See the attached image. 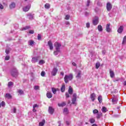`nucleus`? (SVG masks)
Instances as JSON below:
<instances>
[{"instance_id":"e433bc0d","label":"nucleus","mask_w":126,"mask_h":126,"mask_svg":"<svg viewBox=\"0 0 126 126\" xmlns=\"http://www.w3.org/2000/svg\"><path fill=\"white\" fill-rule=\"evenodd\" d=\"M13 85V82H9L8 83V87H10V86H12Z\"/></svg>"},{"instance_id":"de8ad7c7","label":"nucleus","mask_w":126,"mask_h":126,"mask_svg":"<svg viewBox=\"0 0 126 126\" xmlns=\"http://www.w3.org/2000/svg\"><path fill=\"white\" fill-rule=\"evenodd\" d=\"M2 107H4L5 106V102L4 101H2L1 103Z\"/></svg>"},{"instance_id":"58836bf2","label":"nucleus","mask_w":126,"mask_h":126,"mask_svg":"<svg viewBox=\"0 0 126 126\" xmlns=\"http://www.w3.org/2000/svg\"><path fill=\"white\" fill-rule=\"evenodd\" d=\"M126 43V36H125L123 38L122 44H125Z\"/></svg>"},{"instance_id":"7c9ffc66","label":"nucleus","mask_w":126,"mask_h":126,"mask_svg":"<svg viewBox=\"0 0 126 126\" xmlns=\"http://www.w3.org/2000/svg\"><path fill=\"white\" fill-rule=\"evenodd\" d=\"M97 99H98V102L100 103H102V96L101 95L98 96Z\"/></svg>"},{"instance_id":"69168bd1","label":"nucleus","mask_w":126,"mask_h":126,"mask_svg":"<svg viewBox=\"0 0 126 126\" xmlns=\"http://www.w3.org/2000/svg\"><path fill=\"white\" fill-rule=\"evenodd\" d=\"M32 111H33V112H36V111H37V110H36V109H35V108H33Z\"/></svg>"},{"instance_id":"f3484780","label":"nucleus","mask_w":126,"mask_h":126,"mask_svg":"<svg viewBox=\"0 0 126 126\" xmlns=\"http://www.w3.org/2000/svg\"><path fill=\"white\" fill-rule=\"evenodd\" d=\"M111 24H108L106 25V31L107 32H111V29L110 28V26Z\"/></svg>"},{"instance_id":"20e7f679","label":"nucleus","mask_w":126,"mask_h":126,"mask_svg":"<svg viewBox=\"0 0 126 126\" xmlns=\"http://www.w3.org/2000/svg\"><path fill=\"white\" fill-rule=\"evenodd\" d=\"M76 99H77V95L76 94H73V98H72V104L73 105H76Z\"/></svg>"},{"instance_id":"4be33fe9","label":"nucleus","mask_w":126,"mask_h":126,"mask_svg":"<svg viewBox=\"0 0 126 126\" xmlns=\"http://www.w3.org/2000/svg\"><path fill=\"white\" fill-rule=\"evenodd\" d=\"M28 16H29V19H30L31 20H32V19H33L34 17V15H32L31 14V13H29L28 14Z\"/></svg>"},{"instance_id":"a19ab883","label":"nucleus","mask_w":126,"mask_h":126,"mask_svg":"<svg viewBox=\"0 0 126 126\" xmlns=\"http://www.w3.org/2000/svg\"><path fill=\"white\" fill-rule=\"evenodd\" d=\"M69 17H70V16L69 15H66L65 17V19L66 20H68L69 19Z\"/></svg>"},{"instance_id":"6e6d98bb","label":"nucleus","mask_w":126,"mask_h":126,"mask_svg":"<svg viewBox=\"0 0 126 126\" xmlns=\"http://www.w3.org/2000/svg\"><path fill=\"white\" fill-rule=\"evenodd\" d=\"M0 9H3V5L1 4H0Z\"/></svg>"},{"instance_id":"2f4dec72","label":"nucleus","mask_w":126,"mask_h":126,"mask_svg":"<svg viewBox=\"0 0 126 126\" xmlns=\"http://www.w3.org/2000/svg\"><path fill=\"white\" fill-rule=\"evenodd\" d=\"M63 113L65 115L68 114V109H67V108H64L63 110Z\"/></svg>"},{"instance_id":"8fccbe9b","label":"nucleus","mask_w":126,"mask_h":126,"mask_svg":"<svg viewBox=\"0 0 126 126\" xmlns=\"http://www.w3.org/2000/svg\"><path fill=\"white\" fill-rule=\"evenodd\" d=\"M66 98H69V94L68 93H65Z\"/></svg>"},{"instance_id":"aec40b11","label":"nucleus","mask_w":126,"mask_h":126,"mask_svg":"<svg viewBox=\"0 0 126 126\" xmlns=\"http://www.w3.org/2000/svg\"><path fill=\"white\" fill-rule=\"evenodd\" d=\"M5 98H7V99H11V94H6L5 95Z\"/></svg>"},{"instance_id":"f257e3e1","label":"nucleus","mask_w":126,"mask_h":126,"mask_svg":"<svg viewBox=\"0 0 126 126\" xmlns=\"http://www.w3.org/2000/svg\"><path fill=\"white\" fill-rule=\"evenodd\" d=\"M54 46L55 47L56 51L54 52V55H55V56H58L59 53H61V50L60 49V48H61L62 45L59 42H55Z\"/></svg>"},{"instance_id":"ea45409f","label":"nucleus","mask_w":126,"mask_h":126,"mask_svg":"<svg viewBox=\"0 0 126 126\" xmlns=\"http://www.w3.org/2000/svg\"><path fill=\"white\" fill-rule=\"evenodd\" d=\"M95 67L96 69H98V67H100V63H96Z\"/></svg>"},{"instance_id":"9d476101","label":"nucleus","mask_w":126,"mask_h":126,"mask_svg":"<svg viewBox=\"0 0 126 126\" xmlns=\"http://www.w3.org/2000/svg\"><path fill=\"white\" fill-rule=\"evenodd\" d=\"M54 108H53V107L49 106V109H48V111L49 114H50L51 115H53V114H54Z\"/></svg>"},{"instance_id":"a211bd4d","label":"nucleus","mask_w":126,"mask_h":126,"mask_svg":"<svg viewBox=\"0 0 126 126\" xmlns=\"http://www.w3.org/2000/svg\"><path fill=\"white\" fill-rule=\"evenodd\" d=\"M101 111L102 113H107L108 110L107 109V108L106 107L103 106L101 108Z\"/></svg>"},{"instance_id":"3c124183","label":"nucleus","mask_w":126,"mask_h":126,"mask_svg":"<svg viewBox=\"0 0 126 126\" xmlns=\"http://www.w3.org/2000/svg\"><path fill=\"white\" fill-rule=\"evenodd\" d=\"M5 61H8L9 60V56H6L5 58Z\"/></svg>"},{"instance_id":"bb28decb","label":"nucleus","mask_w":126,"mask_h":126,"mask_svg":"<svg viewBox=\"0 0 126 126\" xmlns=\"http://www.w3.org/2000/svg\"><path fill=\"white\" fill-rule=\"evenodd\" d=\"M89 122L91 124H94L95 123V118H91L89 119Z\"/></svg>"},{"instance_id":"f03ea898","label":"nucleus","mask_w":126,"mask_h":126,"mask_svg":"<svg viewBox=\"0 0 126 126\" xmlns=\"http://www.w3.org/2000/svg\"><path fill=\"white\" fill-rule=\"evenodd\" d=\"M73 78V75H72V74H69L68 75H65L64 78L65 83H67L69 81L72 80Z\"/></svg>"},{"instance_id":"5701e85b","label":"nucleus","mask_w":126,"mask_h":126,"mask_svg":"<svg viewBox=\"0 0 126 126\" xmlns=\"http://www.w3.org/2000/svg\"><path fill=\"white\" fill-rule=\"evenodd\" d=\"M97 29L99 32H102L103 31V28L102 27V26H101V25L98 26Z\"/></svg>"},{"instance_id":"b1692460","label":"nucleus","mask_w":126,"mask_h":126,"mask_svg":"<svg viewBox=\"0 0 126 126\" xmlns=\"http://www.w3.org/2000/svg\"><path fill=\"white\" fill-rule=\"evenodd\" d=\"M66 104L65 102H62L61 103H58L59 107H64Z\"/></svg>"},{"instance_id":"338daca9","label":"nucleus","mask_w":126,"mask_h":126,"mask_svg":"<svg viewBox=\"0 0 126 126\" xmlns=\"http://www.w3.org/2000/svg\"><path fill=\"white\" fill-rule=\"evenodd\" d=\"M92 126H97V124H94Z\"/></svg>"},{"instance_id":"7ed1b4c3","label":"nucleus","mask_w":126,"mask_h":126,"mask_svg":"<svg viewBox=\"0 0 126 126\" xmlns=\"http://www.w3.org/2000/svg\"><path fill=\"white\" fill-rule=\"evenodd\" d=\"M11 74L13 77H17L18 75V71L16 68H14L11 71Z\"/></svg>"},{"instance_id":"774afa93","label":"nucleus","mask_w":126,"mask_h":126,"mask_svg":"<svg viewBox=\"0 0 126 126\" xmlns=\"http://www.w3.org/2000/svg\"><path fill=\"white\" fill-rule=\"evenodd\" d=\"M58 124H59L58 126H61V121H59Z\"/></svg>"},{"instance_id":"72a5a7b5","label":"nucleus","mask_w":126,"mask_h":126,"mask_svg":"<svg viewBox=\"0 0 126 126\" xmlns=\"http://www.w3.org/2000/svg\"><path fill=\"white\" fill-rule=\"evenodd\" d=\"M93 113L94 115H96V114H98V113H99V111L97 109H94L93 110Z\"/></svg>"},{"instance_id":"1a4fd4ad","label":"nucleus","mask_w":126,"mask_h":126,"mask_svg":"<svg viewBox=\"0 0 126 126\" xmlns=\"http://www.w3.org/2000/svg\"><path fill=\"white\" fill-rule=\"evenodd\" d=\"M48 45L49 47V49L51 50H54V46H53V43H52V41L51 40H49L48 42Z\"/></svg>"},{"instance_id":"4d7b16f0","label":"nucleus","mask_w":126,"mask_h":126,"mask_svg":"<svg viewBox=\"0 0 126 126\" xmlns=\"http://www.w3.org/2000/svg\"><path fill=\"white\" fill-rule=\"evenodd\" d=\"M37 107H38V105H37V104H35L33 106V108H37Z\"/></svg>"},{"instance_id":"412c9836","label":"nucleus","mask_w":126,"mask_h":126,"mask_svg":"<svg viewBox=\"0 0 126 126\" xmlns=\"http://www.w3.org/2000/svg\"><path fill=\"white\" fill-rule=\"evenodd\" d=\"M61 90V92H64V91H65V85H64V84L62 85Z\"/></svg>"},{"instance_id":"2eb2a0df","label":"nucleus","mask_w":126,"mask_h":126,"mask_svg":"<svg viewBox=\"0 0 126 126\" xmlns=\"http://www.w3.org/2000/svg\"><path fill=\"white\" fill-rule=\"evenodd\" d=\"M46 96L47 98H48L49 99H51V98L53 97V94H52V93L48 92L46 94Z\"/></svg>"},{"instance_id":"cd10ccee","label":"nucleus","mask_w":126,"mask_h":126,"mask_svg":"<svg viewBox=\"0 0 126 126\" xmlns=\"http://www.w3.org/2000/svg\"><path fill=\"white\" fill-rule=\"evenodd\" d=\"M17 92L20 95H23V94H24V92H23L22 90H18Z\"/></svg>"},{"instance_id":"864d4df0","label":"nucleus","mask_w":126,"mask_h":126,"mask_svg":"<svg viewBox=\"0 0 126 126\" xmlns=\"http://www.w3.org/2000/svg\"><path fill=\"white\" fill-rule=\"evenodd\" d=\"M5 53H6V54H7V55L8 54H9V49H6L5 50Z\"/></svg>"},{"instance_id":"4468645a","label":"nucleus","mask_w":126,"mask_h":126,"mask_svg":"<svg viewBox=\"0 0 126 126\" xmlns=\"http://www.w3.org/2000/svg\"><path fill=\"white\" fill-rule=\"evenodd\" d=\"M30 5H28L25 7L23 8V10L24 11H25V12H26L27 11H28L29 10V9H30Z\"/></svg>"},{"instance_id":"052dcab7","label":"nucleus","mask_w":126,"mask_h":126,"mask_svg":"<svg viewBox=\"0 0 126 126\" xmlns=\"http://www.w3.org/2000/svg\"><path fill=\"white\" fill-rule=\"evenodd\" d=\"M65 24H66V25H70V23H69L68 22H66Z\"/></svg>"},{"instance_id":"c756f323","label":"nucleus","mask_w":126,"mask_h":126,"mask_svg":"<svg viewBox=\"0 0 126 126\" xmlns=\"http://www.w3.org/2000/svg\"><path fill=\"white\" fill-rule=\"evenodd\" d=\"M50 4L46 3L45 4L44 7H45V8H46V9H49V8H50Z\"/></svg>"},{"instance_id":"ddd939ff","label":"nucleus","mask_w":126,"mask_h":126,"mask_svg":"<svg viewBox=\"0 0 126 126\" xmlns=\"http://www.w3.org/2000/svg\"><path fill=\"white\" fill-rule=\"evenodd\" d=\"M123 31H124V27L123 26H120V28H118V30L117 31L118 33H122Z\"/></svg>"},{"instance_id":"c85d7f7f","label":"nucleus","mask_w":126,"mask_h":126,"mask_svg":"<svg viewBox=\"0 0 126 126\" xmlns=\"http://www.w3.org/2000/svg\"><path fill=\"white\" fill-rule=\"evenodd\" d=\"M45 120H43L41 122H39V126H43L45 125Z\"/></svg>"},{"instance_id":"6e6552de","label":"nucleus","mask_w":126,"mask_h":126,"mask_svg":"<svg viewBox=\"0 0 126 126\" xmlns=\"http://www.w3.org/2000/svg\"><path fill=\"white\" fill-rule=\"evenodd\" d=\"M98 22H99V19L98 18V17H95L93 20V23L94 26L97 25Z\"/></svg>"},{"instance_id":"0eeeda50","label":"nucleus","mask_w":126,"mask_h":126,"mask_svg":"<svg viewBox=\"0 0 126 126\" xmlns=\"http://www.w3.org/2000/svg\"><path fill=\"white\" fill-rule=\"evenodd\" d=\"M112 99V102L113 104H117L118 103V97L117 96L114 95V96L111 98Z\"/></svg>"},{"instance_id":"6ab92c4d","label":"nucleus","mask_w":126,"mask_h":126,"mask_svg":"<svg viewBox=\"0 0 126 126\" xmlns=\"http://www.w3.org/2000/svg\"><path fill=\"white\" fill-rule=\"evenodd\" d=\"M110 77L111 78H113L114 76H115V73H114V71L112 70H110Z\"/></svg>"},{"instance_id":"39448f33","label":"nucleus","mask_w":126,"mask_h":126,"mask_svg":"<svg viewBox=\"0 0 126 126\" xmlns=\"http://www.w3.org/2000/svg\"><path fill=\"white\" fill-rule=\"evenodd\" d=\"M58 72V68L54 67L52 69L51 71V75H53V76H56L57 75V73Z\"/></svg>"},{"instance_id":"603ef678","label":"nucleus","mask_w":126,"mask_h":126,"mask_svg":"<svg viewBox=\"0 0 126 126\" xmlns=\"http://www.w3.org/2000/svg\"><path fill=\"white\" fill-rule=\"evenodd\" d=\"M29 33L30 34H34V31L33 30H30L29 31Z\"/></svg>"},{"instance_id":"a18cd8bd","label":"nucleus","mask_w":126,"mask_h":126,"mask_svg":"<svg viewBox=\"0 0 126 126\" xmlns=\"http://www.w3.org/2000/svg\"><path fill=\"white\" fill-rule=\"evenodd\" d=\"M39 88H40V87L38 86H35L34 89V90H39Z\"/></svg>"},{"instance_id":"c9c22d12","label":"nucleus","mask_w":126,"mask_h":126,"mask_svg":"<svg viewBox=\"0 0 126 126\" xmlns=\"http://www.w3.org/2000/svg\"><path fill=\"white\" fill-rule=\"evenodd\" d=\"M81 74V71H79L78 72L77 75L76 76L77 78H80V75Z\"/></svg>"},{"instance_id":"5fc2aeb1","label":"nucleus","mask_w":126,"mask_h":126,"mask_svg":"<svg viewBox=\"0 0 126 126\" xmlns=\"http://www.w3.org/2000/svg\"><path fill=\"white\" fill-rule=\"evenodd\" d=\"M13 113H16V108L15 107H14V108H13Z\"/></svg>"},{"instance_id":"9b49d317","label":"nucleus","mask_w":126,"mask_h":126,"mask_svg":"<svg viewBox=\"0 0 126 126\" xmlns=\"http://www.w3.org/2000/svg\"><path fill=\"white\" fill-rule=\"evenodd\" d=\"M95 98H96V94H95L94 93H93L91 94V99L93 101V102H94L95 101Z\"/></svg>"},{"instance_id":"f8f14e48","label":"nucleus","mask_w":126,"mask_h":126,"mask_svg":"<svg viewBox=\"0 0 126 126\" xmlns=\"http://www.w3.org/2000/svg\"><path fill=\"white\" fill-rule=\"evenodd\" d=\"M38 57H33L32 60V62L33 63H37L38 62Z\"/></svg>"},{"instance_id":"09e8293b","label":"nucleus","mask_w":126,"mask_h":126,"mask_svg":"<svg viewBox=\"0 0 126 126\" xmlns=\"http://www.w3.org/2000/svg\"><path fill=\"white\" fill-rule=\"evenodd\" d=\"M90 27V23H89V22H88L86 24V28H89Z\"/></svg>"},{"instance_id":"13d9d810","label":"nucleus","mask_w":126,"mask_h":126,"mask_svg":"<svg viewBox=\"0 0 126 126\" xmlns=\"http://www.w3.org/2000/svg\"><path fill=\"white\" fill-rule=\"evenodd\" d=\"M72 65H73L74 66H76V63L73 62V63H72Z\"/></svg>"},{"instance_id":"423d86ee","label":"nucleus","mask_w":126,"mask_h":126,"mask_svg":"<svg viewBox=\"0 0 126 126\" xmlns=\"http://www.w3.org/2000/svg\"><path fill=\"white\" fill-rule=\"evenodd\" d=\"M112 4H111V3L110 2H107L106 4V9L107 10V11H110L111 9H112Z\"/></svg>"},{"instance_id":"0e129e2a","label":"nucleus","mask_w":126,"mask_h":126,"mask_svg":"<svg viewBox=\"0 0 126 126\" xmlns=\"http://www.w3.org/2000/svg\"><path fill=\"white\" fill-rule=\"evenodd\" d=\"M123 84L125 86H126V81L124 82Z\"/></svg>"},{"instance_id":"49530a36","label":"nucleus","mask_w":126,"mask_h":126,"mask_svg":"<svg viewBox=\"0 0 126 126\" xmlns=\"http://www.w3.org/2000/svg\"><path fill=\"white\" fill-rule=\"evenodd\" d=\"M46 74V73L45 72V71H42L41 73V76H45V75Z\"/></svg>"},{"instance_id":"473e14b6","label":"nucleus","mask_w":126,"mask_h":126,"mask_svg":"<svg viewBox=\"0 0 126 126\" xmlns=\"http://www.w3.org/2000/svg\"><path fill=\"white\" fill-rule=\"evenodd\" d=\"M102 113H100L99 114H97L96 115V119H100L101 117H102Z\"/></svg>"},{"instance_id":"680f3d73","label":"nucleus","mask_w":126,"mask_h":126,"mask_svg":"<svg viewBox=\"0 0 126 126\" xmlns=\"http://www.w3.org/2000/svg\"><path fill=\"white\" fill-rule=\"evenodd\" d=\"M102 54H103V55H105V54H106V50H103Z\"/></svg>"},{"instance_id":"f704fd0d","label":"nucleus","mask_w":126,"mask_h":126,"mask_svg":"<svg viewBox=\"0 0 126 126\" xmlns=\"http://www.w3.org/2000/svg\"><path fill=\"white\" fill-rule=\"evenodd\" d=\"M52 91L53 94H56L57 93V89L54 88H52Z\"/></svg>"},{"instance_id":"dca6fc26","label":"nucleus","mask_w":126,"mask_h":126,"mask_svg":"<svg viewBox=\"0 0 126 126\" xmlns=\"http://www.w3.org/2000/svg\"><path fill=\"white\" fill-rule=\"evenodd\" d=\"M16 6L15 3L12 2L11 4L9 5V8L11 9H12V8H14Z\"/></svg>"},{"instance_id":"393cba45","label":"nucleus","mask_w":126,"mask_h":126,"mask_svg":"<svg viewBox=\"0 0 126 126\" xmlns=\"http://www.w3.org/2000/svg\"><path fill=\"white\" fill-rule=\"evenodd\" d=\"M73 92V91L72 90V88H71L70 86L69 87V89H68V93L69 94H72Z\"/></svg>"},{"instance_id":"79ce46f5","label":"nucleus","mask_w":126,"mask_h":126,"mask_svg":"<svg viewBox=\"0 0 126 126\" xmlns=\"http://www.w3.org/2000/svg\"><path fill=\"white\" fill-rule=\"evenodd\" d=\"M39 64H43V63H45V61H44V60H40L39 62Z\"/></svg>"},{"instance_id":"4c0bfd02","label":"nucleus","mask_w":126,"mask_h":126,"mask_svg":"<svg viewBox=\"0 0 126 126\" xmlns=\"http://www.w3.org/2000/svg\"><path fill=\"white\" fill-rule=\"evenodd\" d=\"M29 42L30 46H32L34 44V41L33 40H30Z\"/></svg>"},{"instance_id":"bf43d9fd","label":"nucleus","mask_w":126,"mask_h":126,"mask_svg":"<svg viewBox=\"0 0 126 126\" xmlns=\"http://www.w3.org/2000/svg\"><path fill=\"white\" fill-rule=\"evenodd\" d=\"M119 80H120V79L117 78V79H116L115 80H114L113 81H114V82H116V81H119Z\"/></svg>"},{"instance_id":"37998d69","label":"nucleus","mask_w":126,"mask_h":126,"mask_svg":"<svg viewBox=\"0 0 126 126\" xmlns=\"http://www.w3.org/2000/svg\"><path fill=\"white\" fill-rule=\"evenodd\" d=\"M41 39H42V37L41 36V35L39 34H38L37 35V39L39 40H41Z\"/></svg>"},{"instance_id":"a878e982","label":"nucleus","mask_w":126,"mask_h":126,"mask_svg":"<svg viewBox=\"0 0 126 126\" xmlns=\"http://www.w3.org/2000/svg\"><path fill=\"white\" fill-rule=\"evenodd\" d=\"M28 29H30V26H27V27H25L24 28H22L21 29V31H23L24 30H27Z\"/></svg>"},{"instance_id":"c03bdc74","label":"nucleus","mask_w":126,"mask_h":126,"mask_svg":"<svg viewBox=\"0 0 126 126\" xmlns=\"http://www.w3.org/2000/svg\"><path fill=\"white\" fill-rule=\"evenodd\" d=\"M91 2V1H90V0H88L87 3V6H89V5H90Z\"/></svg>"},{"instance_id":"e2e57ef3","label":"nucleus","mask_w":126,"mask_h":126,"mask_svg":"<svg viewBox=\"0 0 126 126\" xmlns=\"http://www.w3.org/2000/svg\"><path fill=\"white\" fill-rule=\"evenodd\" d=\"M61 75H62L63 76V75H64V73H63V72H61Z\"/></svg>"}]
</instances>
